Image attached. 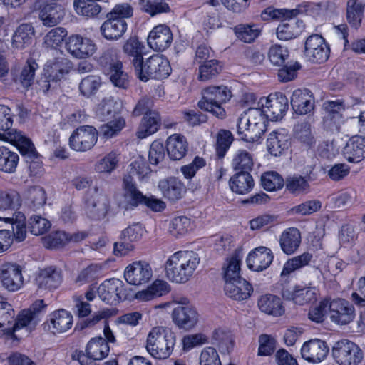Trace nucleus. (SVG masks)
<instances>
[{
	"instance_id": "1",
	"label": "nucleus",
	"mask_w": 365,
	"mask_h": 365,
	"mask_svg": "<svg viewBox=\"0 0 365 365\" xmlns=\"http://www.w3.org/2000/svg\"><path fill=\"white\" fill-rule=\"evenodd\" d=\"M200 263L198 255L189 250H180L170 255L165 263L167 278L175 283L189 281Z\"/></svg>"
},
{
	"instance_id": "2",
	"label": "nucleus",
	"mask_w": 365,
	"mask_h": 365,
	"mask_svg": "<svg viewBox=\"0 0 365 365\" xmlns=\"http://www.w3.org/2000/svg\"><path fill=\"white\" fill-rule=\"evenodd\" d=\"M269 120V118L262 107L250 108L238 119L237 134L244 141H257L267 130Z\"/></svg>"
},
{
	"instance_id": "3",
	"label": "nucleus",
	"mask_w": 365,
	"mask_h": 365,
	"mask_svg": "<svg viewBox=\"0 0 365 365\" xmlns=\"http://www.w3.org/2000/svg\"><path fill=\"white\" fill-rule=\"evenodd\" d=\"M202 98L197 102V107L212 113L219 119L226 117V111L222 105L232 97V92L227 86H209L202 92Z\"/></svg>"
},
{
	"instance_id": "4",
	"label": "nucleus",
	"mask_w": 365,
	"mask_h": 365,
	"mask_svg": "<svg viewBox=\"0 0 365 365\" xmlns=\"http://www.w3.org/2000/svg\"><path fill=\"white\" fill-rule=\"evenodd\" d=\"M175 334L163 327H153L147 338L146 349L154 358H168L175 344Z\"/></svg>"
},
{
	"instance_id": "5",
	"label": "nucleus",
	"mask_w": 365,
	"mask_h": 365,
	"mask_svg": "<svg viewBox=\"0 0 365 365\" xmlns=\"http://www.w3.org/2000/svg\"><path fill=\"white\" fill-rule=\"evenodd\" d=\"M171 66L168 59L163 55L155 54L141 63L135 69L138 78L144 82L149 79L160 80L168 78L171 73Z\"/></svg>"
},
{
	"instance_id": "6",
	"label": "nucleus",
	"mask_w": 365,
	"mask_h": 365,
	"mask_svg": "<svg viewBox=\"0 0 365 365\" xmlns=\"http://www.w3.org/2000/svg\"><path fill=\"white\" fill-rule=\"evenodd\" d=\"M281 284L280 294L287 301H292L295 304L303 306L314 303L317 299L319 290L316 287L297 284L294 287L288 285L289 280H283Z\"/></svg>"
},
{
	"instance_id": "7",
	"label": "nucleus",
	"mask_w": 365,
	"mask_h": 365,
	"mask_svg": "<svg viewBox=\"0 0 365 365\" xmlns=\"http://www.w3.org/2000/svg\"><path fill=\"white\" fill-rule=\"evenodd\" d=\"M331 354L335 361L339 365H357L364 358L361 348L349 339H341L335 342Z\"/></svg>"
},
{
	"instance_id": "8",
	"label": "nucleus",
	"mask_w": 365,
	"mask_h": 365,
	"mask_svg": "<svg viewBox=\"0 0 365 365\" xmlns=\"http://www.w3.org/2000/svg\"><path fill=\"white\" fill-rule=\"evenodd\" d=\"M98 131L91 125H82L77 128L69 138L70 148L78 152L91 150L97 143Z\"/></svg>"
},
{
	"instance_id": "9",
	"label": "nucleus",
	"mask_w": 365,
	"mask_h": 365,
	"mask_svg": "<svg viewBox=\"0 0 365 365\" xmlns=\"http://www.w3.org/2000/svg\"><path fill=\"white\" fill-rule=\"evenodd\" d=\"M330 320L337 325H346L353 322L356 317L355 308L349 301L337 298L329 301Z\"/></svg>"
},
{
	"instance_id": "10",
	"label": "nucleus",
	"mask_w": 365,
	"mask_h": 365,
	"mask_svg": "<svg viewBox=\"0 0 365 365\" xmlns=\"http://www.w3.org/2000/svg\"><path fill=\"white\" fill-rule=\"evenodd\" d=\"M329 46L321 35L312 34L307 38L304 55L309 61L322 63L329 58Z\"/></svg>"
},
{
	"instance_id": "11",
	"label": "nucleus",
	"mask_w": 365,
	"mask_h": 365,
	"mask_svg": "<svg viewBox=\"0 0 365 365\" xmlns=\"http://www.w3.org/2000/svg\"><path fill=\"white\" fill-rule=\"evenodd\" d=\"M20 154L28 165L29 175L37 176L43 173V167L41 156L34 144L28 137L16 145Z\"/></svg>"
},
{
	"instance_id": "12",
	"label": "nucleus",
	"mask_w": 365,
	"mask_h": 365,
	"mask_svg": "<svg viewBox=\"0 0 365 365\" xmlns=\"http://www.w3.org/2000/svg\"><path fill=\"white\" fill-rule=\"evenodd\" d=\"M13 115L11 109L4 105H0V140L8 142L14 146L27 137L21 131L11 128Z\"/></svg>"
},
{
	"instance_id": "13",
	"label": "nucleus",
	"mask_w": 365,
	"mask_h": 365,
	"mask_svg": "<svg viewBox=\"0 0 365 365\" xmlns=\"http://www.w3.org/2000/svg\"><path fill=\"white\" fill-rule=\"evenodd\" d=\"M0 280L9 292H16L24 284L22 268L16 263L5 262L0 266Z\"/></svg>"
},
{
	"instance_id": "14",
	"label": "nucleus",
	"mask_w": 365,
	"mask_h": 365,
	"mask_svg": "<svg viewBox=\"0 0 365 365\" xmlns=\"http://www.w3.org/2000/svg\"><path fill=\"white\" fill-rule=\"evenodd\" d=\"M98 294L106 304H117L127 299L123 281L118 279L105 280L98 287Z\"/></svg>"
},
{
	"instance_id": "15",
	"label": "nucleus",
	"mask_w": 365,
	"mask_h": 365,
	"mask_svg": "<svg viewBox=\"0 0 365 365\" xmlns=\"http://www.w3.org/2000/svg\"><path fill=\"white\" fill-rule=\"evenodd\" d=\"M261 99L260 102H262ZM265 103H262V107L267 113L269 120H281L289 108V101L286 96L280 92L271 93L264 99Z\"/></svg>"
},
{
	"instance_id": "16",
	"label": "nucleus",
	"mask_w": 365,
	"mask_h": 365,
	"mask_svg": "<svg viewBox=\"0 0 365 365\" xmlns=\"http://www.w3.org/2000/svg\"><path fill=\"white\" fill-rule=\"evenodd\" d=\"M86 214L92 220H99L104 218L109 209L108 197L97 187L86 200Z\"/></svg>"
},
{
	"instance_id": "17",
	"label": "nucleus",
	"mask_w": 365,
	"mask_h": 365,
	"mask_svg": "<svg viewBox=\"0 0 365 365\" xmlns=\"http://www.w3.org/2000/svg\"><path fill=\"white\" fill-rule=\"evenodd\" d=\"M39 18L43 26L52 27L58 24L65 16L64 9L57 0H38Z\"/></svg>"
},
{
	"instance_id": "18",
	"label": "nucleus",
	"mask_w": 365,
	"mask_h": 365,
	"mask_svg": "<svg viewBox=\"0 0 365 365\" xmlns=\"http://www.w3.org/2000/svg\"><path fill=\"white\" fill-rule=\"evenodd\" d=\"M153 277L150 265L143 261L134 262L128 265L124 271L126 282L132 285L139 286L148 283Z\"/></svg>"
},
{
	"instance_id": "19",
	"label": "nucleus",
	"mask_w": 365,
	"mask_h": 365,
	"mask_svg": "<svg viewBox=\"0 0 365 365\" xmlns=\"http://www.w3.org/2000/svg\"><path fill=\"white\" fill-rule=\"evenodd\" d=\"M110 352V346L106 339L101 336L91 339L86 345L85 355L83 353L77 354V360L81 365H93L92 362H87L88 359L93 360H102Z\"/></svg>"
},
{
	"instance_id": "20",
	"label": "nucleus",
	"mask_w": 365,
	"mask_h": 365,
	"mask_svg": "<svg viewBox=\"0 0 365 365\" xmlns=\"http://www.w3.org/2000/svg\"><path fill=\"white\" fill-rule=\"evenodd\" d=\"M66 48L73 56L85 58L91 56L96 52V46L91 39L74 34L66 40Z\"/></svg>"
},
{
	"instance_id": "21",
	"label": "nucleus",
	"mask_w": 365,
	"mask_h": 365,
	"mask_svg": "<svg viewBox=\"0 0 365 365\" xmlns=\"http://www.w3.org/2000/svg\"><path fill=\"white\" fill-rule=\"evenodd\" d=\"M274 259L271 249L260 246L251 250L246 258L247 266L254 272H262L267 269Z\"/></svg>"
},
{
	"instance_id": "22",
	"label": "nucleus",
	"mask_w": 365,
	"mask_h": 365,
	"mask_svg": "<svg viewBox=\"0 0 365 365\" xmlns=\"http://www.w3.org/2000/svg\"><path fill=\"white\" fill-rule=\"evenodd\" d=\"M329 348L327 344L321 339H314L303 344L301 348L302 357L310 363H319L325 359Z\"/></svg>"
},
{
	"instance_id": "23",
	"label": "nucleus",
	"mask_w": 365,
	"mask_h": 365,
	"mask_svg": "<svg viewBox=\"0 0 365 365\" xmlns=\"http://www.w3.org/2000/svg\"><path fill=\"white\" fill-rule=\"evenodd\" d=\"M158 188L163 197L172 202L182 199L187 191L184 182L175 177L160 180L158 182Z\"/></svg>"
},
{
	"instance_id": "24",
	"label": "nucleus",
	"mask_w": 365,
	"mask_h": 365,
	"mask_svg": "<svg viewBox=\"0 0 365 365\" xmlns=\"http://www.w3.org/2000/svg\"><path fill=\"white\" fill-rule=\"evenodd\" d=\"M198 317L195 308L188 304H178L172 312L174 323L185 329L194 327L198 322Z\"/></svg>"
},
{
	"instance_id": "25",
	"label": "nucleus",
	"mask_w": 365,
	"mask_h": 365,
	"mask_svg": "<svg viewBox=\"0 0 365 365\" xmlns=\"http://www.w3.org/2000/svg\"><path fill=\"white\" fill-rule=\"evenodd\" d=\"M173 41V34L170 29L165 24L155 26L149 33L148 43L157 51H163L168 48Z\"/></svg>"
},
{
	"instance_id": "26",
	"label": "nucleus",
	"mask_w": 365,
	"mask_h": 365,
	"mask_svg": "<svg viewBox=\"0 0 365 365\" xmlns=\"http://www.w3.org/2000/svg\"><path fill=\"white\" fill-rule=\"evenodd\" d=\"M290 144V137L284 129L271 132L267 139V150L275 157L283 155L289 149Z\"/></svg>"
},
{
	"instance_id": "27",
	"label": "nucleus",
	"mask_w": 365,
	"mask_h": 365,
	"mask_svg": "<svg viewBox=\"0 0 365 365\" xmlns=\"http://www.w3.org/2000/svg\"><path fill=\"white\" fill-rule=\"evenodd\" d=\"M290 103L293 110L299 115L309 113L314 108V98L312 92L307 88L295 90L292 95Z\"/></svg>"
},
{
	"instance_id": "28",
	"label": "nucleus",
	"mask_w": 365,
	"mask_h": 365,
	"mask_svg": "<svg viewBox=\"0 0 365 365\" xmlns=\"http://www.w3.org/2000/svg\"><path fill=\"white\" fill-rule=\"evenodd\" d=\"M73 68L72 62L65 57H58L49 60L45 64L43 71L53 79V82H58L68 74Z\"/></svg>"
},
{
	"instance_id": "29",
	"label": "nucleus",
	"mask_w": 365,
	"mask_h": 365,
	"mask_svg": "<svg viewBox=\"0 0 365 365\" xmlns=\"http://www.w3.org/2000/svg\"><path fill=\"white\" fill-rule=\"evenodd\" d=\"M106 16L108 19L103 23L100 28L102 36L109 41L119 39L127 30L126 21L120 18H114L108 14Z\"/></svg>"
},
{
	"instance_id": "30",
	"label": "nucleus",
	"mask_w": 365,
	"mask_h": 365,
	"mask_svg": "<svg viewBox=\"0 0 365 365\" xmlns=\"http://www.w3.org/2000/svg\"><path fill=\"white\" fill-rule=\"evenodd\" d=\"M224 291L229 298L242 302L250 297L253 292V287L249 282L242 278L230 283H225Z\"/></svg>"
},
{
	"instance_id": "31",
	"label": "nucleus",
	"mask_w": 365,
	"mask_h": 365,
	"mask_svg": "<svg viewBox=\"0 0 365 365\" xmlns=\"http://www.w3.org/2000/svg\"><path fill=\"white\" fill-rule=\"evenodd\" d=\"M36 284L41 289H55L62 282V273L60 269L51 266L40 270L36 278Z\"/></svg>"
},
{
	"instance_id": "32",
	"label": "nucleus",
	"mask_w": 365,
	"mask_h": 365,
	"mask_svg": "<svg viewBox=\"0 0 365 365\" xmlns=\"http://www.w3.org/2000/svg\"><path fill=\"white\" fill-rule=\"evenodd\" d=\"M123 188L124 190L123 196L127 200V204L125 206L126 210L133 209L143 205L145 200V195L137 188L133 178L130 175H125L123 180Z\"/></svg>"
},
{
	"instance_id": "33",
	"label": "nucleus",
	"mask_w": 365,
	"mask_h": 365,
	"mask_svg": "<svg viewBox=\"0 0 365 365\" xmlns=\"http://www.w3.org/2000/svg\"><path fill=\"white\" fill-rule=\"evenodd\" d=\"M257 306L262 312L273 317H281L285 312L281 298L272 294L260 296L257 300Z\"/></svg>"
},
{
	"instance_id": "34",
	"label": "nucleus",
	"mask_w": 365,
	"mask_h": 365,
	"mask_svg": "<svg viewBox=\"0 0 365 365\" xmlns=\"http://www.w3.org/2000/svg\"><path fill=\"white\" fill-rule=\"evenodd\" d=\"M165 148L171 160H180L185 156L188 150V143L184 135L175 133L168 138Z\"/></svg>"
},
{
	"instance_id": "35",
	"label": "nucleus",
	"mask_w": 365,
	"mask_h": 365,
	"mask_svg": "<svg viewBox=\"0 0 365 365\" xmlns=\"http://www.w3.org/2000/svg\"><path fill=\"white\" fill-rule=\"evenodd\" d=\"M344 155L350 163H359L365 158V138L351 137L344 148Z\"/></svg>"
},
{
	"instance_id": "36",
	"label": "nucleus",
	"mask_w": 365,
	"mask_h": 365,
	"mask_svg": "<svg viewBox=\"0 0 365 365\" xmlns=\"http://www.w3.org/2000/svg\"><path fill=\"white\" fill-rule=\"evenodd\" d=\"M229 186L233 192L245 195L252 191L255 182L249 172H237L230 179Z\"/></svg>"
},
{
	"instance_id": "37",
	"label": "nucleus",
	"mask_w": 365,
	"mask_h": 365,
	"mask_svg": "<svg viewBox=\"0 0 365 365\" xmlns=\"http://www.w3.org/2000/svg\"><path fill=\"white\" fill-rule=\"evenodd\" d=\"M242 258L241 252L238 250H235L230 257L227 258L222 268L225 283H230L243 278L240 274Z\"/></svg>"
},
{
	"instance_id": "38",
	"label": "nucleus",
	"mask_w": 365,
	"mask_h": 365,
	"mask_svg": "<svg viewBox=\"0 0 365 365\" xmlns=\"http://www.w3.org/2000/svg\"><path fill=\"white\" fill-rule=\"evenodd\" d=\"M301 244V233L296 227L286 229L281 234L279 245L284 253L289 255L294 253Z\"/></svg>"
},
{
	"instance_id": "39",
	"label": "nucleus",
	"mask_w": 365,
	"mask_h": 365,
	"mask_svg": "<svg viewBox=\"0 0 365 365\" xmlns=\"http://www.w3.org/2000/svg\"><path fill=\"white\" fill-rule=\"evenodd\" d=\"M284 180L286 190L294 196L306 195L310 192L311 187L305 176L294 173L287 176Z\"/></svg>"
},
{
	"instance_id": "40",
	"label": "nucleus",
	"mask_w": 365,
	"mask_h": 365,
	"mask_svg": "<svg viewBox=\"0 0 365 365\" xmlns=\"http://www.w3.org/2000/svg\"><path fill=\"white\" fill-rule=\"evenodd\" d=\"M161 124V118L158 113L150 111L145 113L137 131L138 138L143 139L156 133Z\"/></svg>"
},
{
	"instance_id": "41",
	"label": "nucleus",
	"mask_w": 365,
	"mask_h": 365,
	"mask_svg": "<svg viewBox=\"0 0 365 365\" xmlns=\"http://www.w3.org/2000/svg\"><path fill=\"white\" fill-rule=\"evenodd\" d=\"M96 0H74L73 8L78 16L86 19H98L102 6Z\"/></svg>"
},
{
	"instance_id": "42",
	"label": "nucleus",
	"mask_w": 365,
	"mask_h": 365,
	"mask_svg": "<svg viewBox=\"0 0 365 365\" xmlns=\"http://www.w3.org/2000/svg\"><path fill=\"white\" fill-rule=\"evenodd\" d=\"M138 6L142 13L155 17L171 11L166 0H138Z\"/></svg>"
},
{
	"instance_id": "43",
	"label": "nucleus",
	"mask_w": 365,
	"mask_h": 365,
	"mask_svg": "<svg viewBox=\"0 0 365 365\" xmlns=\"http://www.w3.org/2000/svg\"><path fill=\"white\" fill-rule=\"evenodd\" d=\"M145 46L137 37H130L123 46V51L130 58L135 70L140 68L143 61Z\"/></svg>"
},
{
	"instance_id": "44",
	"label": "nucleus",
	"mask_w": 365,
	"mask_h": 365,
	"mask_svg": "<svg viewBox=\"0 0 365 365\" xmlns=\"http://www.w3.org/2000/svg\"><path fill=\"white\" fill-rule=\"evenodd\" d=\"M233 31L242 42L252 43L259 36L262 29L255 24H240L233 28Z\"/></svg>"
},
{
	"instance_id": "45",
	"label": "nucleus",
	"mask_w": 365,
	"mask_h": 365,
	"mask_svg": "<svg viewBox=\"0 0 365 365\" xmlns=\"http://www.w3.org/2000/svg\"><path fill=\"white\" fill-rule=\"evenodd\" d=\"M34 36V29L31 24H21L13 35V46L18 49L29 46L32 43Z\"/></svg>"
},
{
	"instance_id": "46",
	"label": "nucleus",
	"mask_w": 365,
	"mask_h": 365,
	"mask_svg": "<svg viewBox=\"0 0 365 365\" xmlns=\"http://www.w3.org/2000/svg\"><path fill=\"white\" fill-rule=\"evenodd\" d=\"M50 324L53 332L63 333L71 328L73 324L72 314L65 310L59 309L50 315Z\"/></svg>"
},
{
	"instance_id": "47",
	"label": "nucleus",
	"mask_w": 365,
	"mask_h": 365,
	"mask_svg": "<svg viewBox=\"0 0 365 365\" xmlns=\"http://www.w3.org/2000/svg\"><path fill=\"white\" fill-rule=\"evenodd\" d=\"M294 139L307 148L314 146L316 140L312 133L311 124L308 121L297 123L293 129Z\"/></svg>"
},
{
	"instance_id": "48",
	"label": "nucleus",
	"mask_w": 365,
	"mask_h": 365,
	"mask_svg": "<svg viewBox=\"0 0 365 365\" xmlns=\"http://www.w3.org/2000/svg\"><path fill=\"white\" fill-rule=\"evenodd\" d=\"M313 258L312 254L304 252L303 254L288 259L284 264L281 272V281L289 278V275L297 269L309 264Z\"/></svg>"
},
{
	"instance_id": "49",
	"label": "nucleus",
	"mask_w": 365,
	"mask_h": 365,
	"mask_svg": "<svg viewBox=\"0 0 365 365\" xmlns=\"http://www.w3.org/2000/svg\"><path fill=\"white\" fill-rule=\"evenodd\" d=\"M46 193L40 186H33L26 192V204L32 211H37L42 208L46 202Z\"/></svg>"
},
{
	"instance_id": "50",
	"label": "nucleus",
	"mask_w": 365,
	"mask_h": 365,
	"mask_svg": "<svg viewBox=\"0 0 365 365\" xmlns=\"http://www.w3.org/2000/svg\"><path fill=\"white\" fill-rule=\"evenodd\" d=\"M104 276V265L100 263L91 264L82 269L76 278L75 282L81 286Z\"/></svg>"
},
{
	"instance_id": "51",
	"label": "nucleus",
	"mask_w": 365,
	"mask_h": 365,
	"mask_svg": "<svg viewBox=\"0 0 365 365\" xmlns=\"http://www.w3.org/2000/svg\"><path fill=\"white\" fill-rule=\"evenodd\" d=\"M19 160L18 154L5 146L0 147V171L14 173Z\"/></svg>"
},
{
	"instance_id": "52",
	"label": "nucleus",
	"mask_w": 365,
	"mask_h": 365,
	"mask_svg": "<svg viewBox=\"0 0 365 365\" xmlns=\"http://www.w3.org/2000/svg\"><path fill=\"white\" fill-rule=\"evenodd\" d=\"M364 9L361 0H349L346 7V19L349 25L358 29L364 16Z\"/></svg>"
},
{
	"instance_id": "53",
	"label": "nucleus",
	"mask_w": 365,
	"mask_h": 365,
	"mask_svg": "<svg viewBox=\"0 0 365 365\" xmlns=\"http://www.w3.org/2000/svg\"><path fill=\"white\" fill-rule=\"evenodd\" d=\"M301 31L298 21L290 18L287 22H282L278 26L277 36L279 40L288 41L297 38Z\"/></svg>"
},
{
	"instance_id": "54",
	"label": "nucleus",
	"mask_w": 365,
	"mask_h": 365,
	"mask_svg": "<svg viewBox=\"0 0 365 365\" xmlns=\"http://www.w3.org/2000/svg\"><path fill=\"white\" fill-rule=\"evenodd\" d=\"M102 86V79L98 75H88L81 81L78 88L80 93L86 98L94 96Z\"/></svg>"
},
{
	"instance_id": "55",
	"label": "nucleus",
	"mask_w": 365,
	"mask_h": 365,
	"mask_svg": "<svg viewBox=\"0 0 365 365\" xmlns=\"http://www.w3.org/2000/svg\"><path fill=\"white\" fill-rule=\"evenodd\" d=\"M98 63L105 73L112 69L119 68L122 66L118 51L114 48L106 50L99 57Z\"/></svg>"
},
{
	"instance_id": "56",
	"label": "nucleus",
	"mask_w": 365,
	"mask_h": 365,
	"mask_svg": "<svg viewBox=\"0 0 365 365\" xmlns=\"http://www.w3.org/2000/svg\"><path fill=\"white\" fill-rule=\"evenodd\" d=\"M21 197L13 189L0 190V210H9L18 208L21 205Z\"/></svg>"
},
{
	"instance_id": "57",
	"label": "nucleus",
	"mask_w": 365,
	"mask_h": 365,
	"mask_svg": "<svg viewBox=\"0 0 365 365\" xmlns=\"http://www.w3.org/2000/svg\"><path fill=\"white\" fill-rule=\"evenodd\" d=\"M118 103L113 98L103 99L98 105L96 115L102 120H109L118 113Z\"/></svg>"
},
{
	"instance_id": "58",
	"label": "nucleus",
	"mask_w": 365,
	"mask_h": 365,
	"mask_svg": "<svg viewBox=\"0 0 365 365\" xmlns=\"http://www.w3.org/2000/svg\"><path fill=\"white\" fill-rule=\"evenodd\" d=\"M261 185L267 191H275L284 187V180L275 171L266 172L262 175Z\"/></svg>"
},
{
	"instance_id": "59",
	"label": "nucleus",
	"mask_w": 365,
	"mask_h": 365,
	"mask_svg": "<svg viewBox=\"0 0 365 365\" xmlns=\"http://www.w3.org/2000/svg\"><path fill=\"white\" fill-rule=\"evenodd\" d=\"M71 240L72 238L64 231L52 232L43 238V245L47 249H58Z\"/></svg>"
},
{
	"instance_id": "60",
	"label": "nucleus",
	"mask_w": 365,
	"mask_h": 365,
	"mask_svg": "<svg viewBox=\"0 0 365 365\" xmlns=\"http://www.w3.org/2000/svg\"><path fill=\"white\" fill-rule=\"evenodd\" d=\"M233 135L230 130H220L217 134L216 138V155L218 158H223L228 151L232 141Z\"/></svg>"
},
{
	"instance_id": "61",
	"label": "nucleus",
	"mask_w": 365,
	"mask_h": 365,
	"mask_svg": "<svg viewBox=\"0 0 365 365\" xmlns=\"http://www.w3.org/2000/svg\"><path fill=\"white\" fill-rule=\"evenodd\" d=\"M232 164L235 170L250 173L254 165L252 155L245 150H239L235 155Z\"/></svg>"
},
{
	"instance_id": "62",
	"label": "nucleus",
	"mask_w": 365,
	"mask_h": 365,
	"mask_svg": "<svg viewBox=\"0 0 365 365\" xmlns=\"http://www.w3.org/2000/svg\"><path fill=\"white\" fill-rule=\"evenodd\" d=\"M15 312L12 306L6 302H0V330L8 335L7 328H11L14 322Z\"/></svg>"
},
{
	"instance_id": "63",
	"label": "nucleus",
	"mask_w": 365,
	"mask_h": 365,
	"mask_svg": "<svg viewBox=\"0 0 365 365\" xmlns=\"http://www.w3.org/2000/svg\"><path fill=\"white\" fill-rule=\"evenodd\" d=\"M222 66L217 60L212 59L205 61L199 67V80L201 81H208L215 78L221 71Z\"/></svg>"
},
{
	"instance_id": "64",
	"label": "nucleus",
	"mask_w": 365,
	"mask_h": 365,
	"mask_svg": "<svg viewBox=\"0 0 365 365\" xmlns=\"http://www.w3.org/2000/svg\"><path fill=\"white\" fill-rule=\"evenodd\" d=\"M125 126V120L123 117H118L110 120L100 128V134L105 139L111 138L118 135Z\"/></svg>"
}]
</instances>
